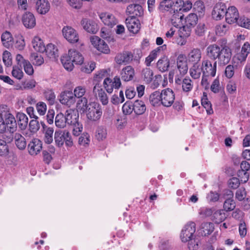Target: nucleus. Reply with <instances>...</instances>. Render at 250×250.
Listing matches in <instances>:
<instances>
[{"label": "nucleus", "instance_id": "obj_1", "mask_svg": "<svg viewBox=\"0 0 250 250\" xmlns=\"http://www.w3.org/2000/svg\"><path fill=\"white\" fill-rule=\"evenodd\" d=\"M206 53L208 58L215 60L220 66L227 64L232 56L231 49L226 45L219 46L216 44H210L207 48Z\"/></svg>", "mask_w": 250, "mask_h": 250}, {"label": "nucleus", "instance_id": "obj_2", "mask_svg": "<svg viewBox=\"0 0 250 250\" xmlns=\"http://www.w3.org/2000/svg\"><path fill=\"white\" fill-rule=\"evenodd\" d=\"M84 58L82 54L75 49H69L68 54L63 55L61 58V62L65 69L71 71L75 64H82Z\"/></svg>", "mask_w": 250, "mask_h": 250}, {"label": "nucleus", "instance_id": "obj_3", "mask_svg": "<svg viewBox=\"0 0 250 250\" xmlns=\"http://www.w3.org/2000/svg\"><path fill=\"white\" fill-rule=\"evenodd\" d=\"M85 112L87 119L91 122L99 121L103 114L101 106L99 104L95 102L90 103Z\"/></svg>", "mask_w": 250, "mask_h": 250}, {"label": "nucleus", "instance_id": "obj_4", "mask_svg": "<svg viewBox=\"0 0 250 250\" xmlns=\"http://www.w3.org/2000/svg\"><path fill=\"white\" fill-rule=\"evenodd\" d=\"M183 76L177 74L175 78V83L177 87L182 86L184 92H188L192 89L193 85L191 80L189 77L183 78Z\"/></svg>", "mask_w": 250, "mask_h": 250}, {"label": "nucleus", "instance_id": "obj_5", "mask_svg": "<svg viewBox=\"0 0 250 250\" xmlns=\"http://www.w3.org/2000/svg\"><path fill=\"white\" fill-rule=\"evenodd\" d=\"M161 96V104L168 107L172 105L175 100V94L173 90L169 88L163 89L160 93Z\"/></svg>", "mask_w": 250, "mask_h": 250}, {"label": "nucleus", "instance_id": "obj_6", "mask_svg": "<svg viewBox=\"0 0 250 250\" xmlns=\"http://www.w3.org/2000/svg\"><path fill=\"white\" fill-rule=\"evenodd\" d=\"M196 230L195 224L190 222L186 225L182 230L180 237L183 242H187L188 240L194 236Z\"/></svg>", "mask_w": 250, "mask_h": 250}, {"label": "nucleus", "instance_id": "obj_7", "mask_svg": "<svg viewBox=\"0 0 250 250\" xmlns=\"http://www.w3.org/2000/svg\"><path fill=\"white\" fill-rule=\"evenodd\" d=\"M90 42L94 47L102 53L108 54L110 52V49L107 43L99 37L91 36Z\"/></svg>", "mask_w": 250, "mask_h": 250}, {"label": "nucleus", "instance_id": "obj_8", "mask_svg": "<svg viewBox=\"0 0 250 250\" xmlns=\"http://www.w3.org/2000/svg\"><path fill=\"white\" fill-rule=\"evenodd\" d=\"M63 37L70 43L77 42L79 39L77 32L72 27L64 26L62 29Z\"/></svg>", "mask_w": 250, "mask_h": 250}, {"label": "nucleus", "instance_id": "obj_9", "mask_svg": "<svg viewBox=\"0 0 250 250\" xmlns=\"http://www.w3.org/2000/svg\"><path fill=\"white\" fill-rule=\"evenodd\" d=\"M13 137L12 134H0V156H6L9 153L7 143L12 141Z\"/></svg>", "mask_w": 250, "mask_h": 250}, {"label": "nucleus", "instance_id": "obj_10", "mask_svg": "<svg viewBox=\"0 0 250 250\" xmlns=\"http://www.w3.org/2000/svg\"><path fill=\"white\" fill-rule=\"evenodd\" d=\"M201 67L204 75L214 77L216 72L217 61H215L212 64L208 60H204L202 62Z\"/></svg>", "mask_w": 250, "mask_h": 250}, {"label": "nucleus", "instance_id": "obj_11", "mask_svg": "<svg viewBox=\"0 0 250 250\" xmlns=\"http://www.w3.org/2000/svg\"><path fill=\"white\" fill-rule=\"evenodd\" d=\"M126 14L130 16V18L141 17L144 14V10L142 6L139 4H130L126 9Z\"/></svg>", "mask_w": 250, "mask_h": 250}, {"label": "nucleus", "instance_id": "obj_12", "mask_svg": "<svg viewBox=\"0 0 250 250\" xmlns=\"http://www.w3.org/2000/svg\"><path fill=\"white\" fill-rule=\"evenodd\" d=\"M227 7L225 3L218 2L215 4L212 12L213 18L216 20H220L226 15Z\"/></svg>", "mask_w": 250, "mask_h": 250}, {"label": "nucleus", "instance_id": "obj_13", "mask_svg": "<svg viewBox=\"0 0 250 250\" xmlns=\"http://www.w3.org/2000/svg\"><path fill=\"white\" fill-rule=\"evenodd\" d=\"M21 21L25 28H33L36 24V18L33 13L26 12L22 16Z\"/></svg>", "mask_w": 250, "mask_h": 250}, {"label": "nucleus", "instance_id": "obj_14", "mask_svg": "<svg viewBox=\"0 0 250 250\" xmlns=\"http://www.w3.org/2000/svg\"><path fill=\"white\" fill-rule=\"evenodd\" d=\"M225 17L227 23L229 24L235 23L239 17L237 8L233 6L229 7L226 12Z\"/></svg>", "mask_w": 250, "mask_h": 250}, {"label": "nucleus", "instance_id": "obj_15", "mask_svg": "<svg viewBox=\"0 0 250 250\" xmlns=\"http://www.w3.org/2000/svg\"><path fill=\"white\" fill-rule=\"evenodd\" d=\"M93 93L95 96L99 97L103 105H107L108 103L107 96L100 84H96L93 89Z\"/></svg>", "mask_w": 250, "mask_h": 250}, {"label": "nucleus", "instance_id": "obj_16", "mask_svg": "<svg viewBox=\"0 0 250 250\" xmlns=\"http://www.w3.org/2000/svg\"><path fill=\"white\" fill-rule=\"evenodd\" d=\"M66 123L70 125H78L79 114L71 109L67 110L65 113Z\"/></svg>", "mask_w": 250, "mask_h": 250}, {"label": "nucleus", "instance_id": "obj_17", "mask_svg": "<svg viewBox=\"0 0 250 250\" xmlns=\"http://www.w3.org/2000/svg\"><path fill=\"white\" fill-rule=\"evenodd\" d=\"M83 28L87 32L96 34L98 30L97 24L92 20L88 19H83L81 22Z\"/></svg>", "mask_w": 250, "mask_h": 250}, {"label": "nucleus", "instance_id": "obj_18", "mask_svg": "<svg viewBox=\"0 0 250 250\" xmlns=\"http://www.w3.org/2000/svg\"><path fill=\"white\" fill-rule=\"evenodd\" d=\"M126 24L128 30L133 34L137 33L140 29L141 24L136 18H128L126 19Z\"/></svg>", "mask_w": 250, "mask_h": 250}, {"label": "nucleus", "instance_id": "obj_19", "mask_svg": "<svg viewBox=\"0 0 250 250\" xmlns=\"http://www.w3.org/2000/svg\"><path fill=\"white\" fill-rule=\"evenodd\" d=\"M60 102L62 104L71 106L76 102V98L72 91H65L61 94Z\"/></svg>", "mask_w": 250, "mask_h": 250}, {"label": "nucleus", "instance_id": "obj_20", "mask_svg": "<svg viewBox=\"0 0 250 250\" xmlns=\"http://www.w3.org/2000/svg\"><path fill=\"white\" fill-rule=\"evenodd\" d=\"M29 153L32 155H36L42 148V143L38 139H34L28 146Z\"/></svg>", "mask_w": 250, "mask_h": 250}, {"label": "nucleus", "instance_id": "obj_21", "mask_svg": "<svg viewBox=\"0 0 250 250\" xmlns=\"http://www.w3.org/2000/svg\"><path fill=\"white\" fill-rule=\"evenodd\" d=\"M50 4L47 0H38L36 4L37 12L42 15L46 14L50 10Z\"/></svg>", "mask_w": 250, "mask_h": 250}, {"label": "nucleus", "instance_id": "obj_22", "mask_svg": "<svg viewBox=\"0 0 250 250\" xmlns=\"http://www.w3.org/2000/svg\"><path fill=\"white\" fill-rule=\"evenodd\" d=\"M100 18L105 25L110 27H112L118 22L114 16L109 13H102L100 15Z\"/></svg>", "mask_w": 250, "mask_h": 250}, {"label": "nucleus", "instance_id": "obj_23", "mask_svg": "<svg viewBox=\"0 0 250 250\" xmlns=\"http://www.w3.org/2000/svg\"><path fill=\"white\" fill-rule=\"evenodd\" d=\"M6 129L7 128L9 131V133L5 132L7 135L12 134L14 131H16L17 128L16 121L14 117L11 114H8L5 119Z\"/></svg>", "mask_w": 250, "mask_h": 250}, {"label": "nucleus", "instance_id": "obj_24", "mask_svg": "<svg viewBox=\"0 0 250 250\" xmlns=\"http://www.w3.org/2000/svg\"><path fill=\"white\" fill-rule=\"evenodd\" d=\"M132 60V54L128 51L118 54L115 58L116 62L119 64H126Z\"/></svg>", "mask_w": 250, "mask_h": 250}, {"label": "nucleus", "instance_id": "obj_25", "mask_svg": "<svg viewBox=\"0 0 250 250\" xmlns=\"http://www.w3.org/2000/svg\"><path fill=\"white\" fill-rule=\"evenodd\" d=\"M202 57L201 51L199 48H193L192 49L188 55V59L189 62L193 64L200 63Z\"/></svg>", "mask_w": 250, "mask_h": 250}, {"label": "nucleus", "instance_id": "obj_26", "mask_svg": "<svg viewBox=\"0 0 250 250\" xmlns=\"http://www.w3.org/2000/svg\"><path fill=\"white\" fill-rule=\"evenodd\" d=\"M177 67L180 76H184L188 71V67L187 61L183 55H180L177 59Z\"/></svg>", "mask_w": 250, "mask_h": 250}, {"label": "nucleus", "instance_id": "obj_27", "mask_svg": "<svg viewBox=\"0 0 250 250\" xmlns=\"http://www.w3.org/2000/svg\"><path fill=\"white\" fill-rule=\"evenodd\" d=\"M120 74L121 78L123 81L128 82L133 78L134 70L131 66L128 65L122 70Z\"/></svg>", "mask_w": 250, "mask_h": 250}, {"label": "nucleus", "instance_id": "obj_28", "mask_svg": "<svg viewBox=\"0 0 250 250\" xmlns=\"http://www.w3.org/2000/svg\"><path fill=\"white\" fill-rule=\"evenodd\" d=\"M40 123L43 128L45 129V124L43 122L41 121ZM54 129L52 127H46L44 129V141L46 144H50L53 141V134Z\"/></svg>", "mask_w": 250, "mask_h": 250}, {"label": "nucleus", "instance_id": "obj_29", "mask_svg": "<svg viewBox=\"0 0 250 250\" xmlns=\"http://www.w3.org/2000/svg\"><path fill=\"white\" fill-rule=\"evenodd\" d=\"M1 42L3 45L6 48H9L13 44V38L10 32L6 31L3 33L1 36Z\"/></svg>", "mask_w": 250, "mask_h": 250}, {"label": "nucleus", "instance_id": "obj_30", "mask_svg": "<svg viewBox=\"0 0 250 250\" xmlns=\"http://www.w3.org/2000/svg\"><path fill=\"white\" fill-rule=\"evenodd\" d=\"M65 130H56L54 134L55 142L57 146L61 147L64 143Z\"/></svg>", "mask_w": 250, "mask_h": 250}, {"label": "nucleus", "instance_id": "obj_31", "mask_svg": "<svg viewBox=\"0 0 250 250\" xmlns=\"http://www.w3.org/2000/svg\"><path fill=\"white\" fill-rule=\"evenodd\" d=\"M134 112L138 115H142L146 110L145 103L142 100H137L134 103Z\"/></svg>", "mask_w": 250, "mask_h": 250}, {"label": "nucleus", "instance_id": "obj_32", "mask_svg": "<svg viewBox=\"0 0 250 250\" xmlns=\"http://www.w3.org/2000/svg\"><path fill=\"white\" fill-rule=\"evenodd\" d=\"M202 72H203V70L200 63H196L193 64V65L189 69L190 75L194 79L199 78Z\"/></svg>", "mask_w": 250, "mask_h": 250}, {"label": "nucleus", "instance_id": "obj_33", "mask_svg": "<svg viewBox=\"0 0 250 250\" xmlns=\"http://www.w3.org/2000/svg\"><path fill=\"white\" fill-rule=\"evenodd\" d=\"M47 57L52 60H55L58 56V49L52 43H49L45 47V51Z\"/></svg>", "mask_w": 250, "mask_h": 250}, {"label": "nucleus", "instance_id": "obj_34", "mask_svg": "<svg viewBox=\"0 0 250 250\" xmlns=\"http://www.w3.org/2000/svg\"><path fill=\"white\" fill-rule=\"evenodd\" d=\"M33 47L34 49L39 52H44L45 50V46L42 41L38 37H35L32 42Z\"/></svg>", "mask_w": 250, "mask_h": 250}, {"label": "nucleus", "instance_id": "obj_35", "mask_svg": "<svg viewBox=\"0 0 250 250\" xmlns=\"http://www.w3.org/2000/svg\"><path fill=\"white\" fill-rule=\"evenodd\" d=\"M19 127L24 130L27 126L28 119L27 116L23 113H18L17 115Z\"/></svg>", "mask_w": 250, "mask_h": 250}, {"label": "nucleus", "instance_id": "obj_36", "mask_svg": "<svg viewBox=\"0 0 250 250\" xmlns=\"http://www.w3.org/2000/svg\"><path fill=\"white\" fill-rule=\"evenodd\" d=\"M169 66V62L168 59L164 56L159 60L157 63V67L158 69L161 72H165L167 71Z\"/></svg>", "mask_w": 250, "mask_h": 250}, {"label": "nucleus", "instance_id": "obj_37", "mask_svg": "<svg viewBox=\"0 0 250 250\" xmlns=\"http://www.w3.org/2000/svg\"><path fill=\"white\" fill-rule=\"evenodd\" d=\"M149 100L150 103L154 106H159L161 104V96L160 93L158 91L151 94Z\"/></svg>", "mask_w": 250, "mask_h": 250}, {"label": "nucleus", "instance_id": "obj_38", "mask_svg": "<svg viewBox=\"0 0 250 250\" xmlns=\"http://www.w3.org/2000/svg\"><path fill=\"white\" fill-rule=\"evenodd\" d=\"M15 144L18 148L22 150L26 146L25 139L23 136L19 133H16L14 135Z\"/></svg>", "mask_w": 250, "mask_h": 250}, {"label": "nucleus", "instance_id": "obj_39", "mask_svg": "<svg viewBox=\"0 0 250 250\" xmlns=\"http://www.w3.org/2000/svg\"><path fill=\"white\" fill-rule=\"evenodd\" d=\"M202 235L207 236L210 234L214 230V225L212 223L204 222L202 224Z\"/></svg>", "mask_w": 250, "mask_h": 250}, {"label": "nucleus", "instance_id": "obj_40", "mask_svg": "<svg viewBox=\"0 0 250 250\" xmlns=\"http://www.w3.org/2000/svg\"><path fill=\"white\" fill-rule=\"evenodd\" d=\"M142 77L146 83H149L153 80V72L150 68H146L142 71Z\"/></svg>", "mask_w": 250, "mask_h": 250}, {"label": "nucleus", "instance_id": "obj_41", "mask_svg": "<svg viewBox=\"0 0 250 250\" xmlns=\"http://www.w3.org/2000/svg\"><path fill=\"white\" fill-rule=\"evenodd\" d=\"M197 15L194 13H190L185 18V24L192 27L197 24Z\"/></svg>", "mask_w": 250, "mask_h": 250}, {"label": "nucleus", "instance_id": "obj_42", "mask_svg": "<svg viewBox=\"0 0 250 250\" xmlns=\"http://www.w3.org/2000/svg\"><path fill=\"white\" fill-rule=\"evenodd\" d=\"M55 123L56 125L59 128L65 127L67 124L65 115L62 113L58 114L56 116Z\"/></svg>", "mask_w": 250, "mask_h": 250}, {"label": "nucleus", "instance_id": "obj_43", "mask_svg": "<svg viewBox=\"0 0 250 250\" xmlns=\"http://www.w3.org/2000/svg\"><path fill=\"white\" fill-rule=\"evenodd\" d=\"M160 51L161 47H158L156 49L152 50L149 56L146 58L145 62L147 66L150 65L151 62L156 58Z\"/></svg>", "mask_w": 250, "mask_h": 250}, {"label": "nucleus", "instance_id": "obj_44", "mask_svg": "<svg viewBox=\"0 0 250 250\" xmlns=\"http://www.w3.org/2000/svg\"><path fill=\"white\" fill-rule=\"evenodd\" d=\"M30 61L34 65L37 66H40L44 63V59L42 55L36 53L31 54Z\"/></svg>", "mask_w": 250, "mask_h": 250}, {"label": "nucleus", "instance_id": "obj_45", "mask_svg": "<svg viewBox=\"0 0 250 250\" xmlns=\"http://www.w3.org/2000/svg\"><path fill=\"white\" fill-rule=\"evenodd\" d=\"M191 27L184 25L179 29V35L180 38L184 39L188 37L191 33Z\"/></svg>", "mask_w": 250, "mask_h": 250}, {"label": "nucleus", "instance_id": "obj_46", "mask_svg": "<svg viewBox=\"0 0 250 250\" xmlns=\"http://www.w3.org/2000/svg\"><path fill=\"white\" fill-rule=\"evenodd\" d=\"M226 218L223 210H218L213 214V220L215 223L219 224L223 222Z\"/></svg>", "mask_w": 250, "mask_h": 250}, {"label": "nucleus", "instance_id": "obj_47", "mask_svg": "<svg viewBox=\"0 0 250 250\" xmlns=\"http://www.w3.org/2000/svg\"><path fill=\"white\" fill-rule=\"evenodd\" d=\"M79 99L77 103V107L81 111L84 112L87 110L89 106V104H87V99L85 97H82Z\"/></svg>", "mask_w": 250, "mask_h": 250}, {"label": "nucleus", "instance_id": "obj_48", "mask_svg": "<svg viewBox=\"0 0 250 250\" xmlns=\"http://www.w3.org/2000/svg\"><path fill=\"white\" fill-rule=\"evenodd\" d=\"M107 132L105 127L99 126L96 131V138L99 141L103 140L106 137Z\"/></svg>", "mask_w": 250, "mask_h": 250}, {"label": "nucleus", "instance_id": "obj_49", "mask_svg": "<svg viewBox=\"0 0 250 250\" xmlns=\"http://www.w3.org/2000/svg\"><path fill=\"white\" fill-rule=\"evenodd\" d=\"M188 248L189 250H196L199 248L200 240L197 236H194L188 240Z\"/></svg>", "mask_w": 250, "mask_h": 250}, {"label": "nucleus", "instance_id": "obj_50", "mask_svg": "<svg viewBox=\"0 0 250 250\" xmlns=\"http://www.w3.org/2000/svg\"><path fill=\"white\" fill-rule=\"evenodd\" d=\"M2 60L5 65L9 67L12 64V57L11 53L8 51H4L2 54Z\"/></svg>", "mask_w": 250, "mask_h": 250}, {"label": "nucleus", "instance_id": "obj_51", "mask_svg": "<svg viewBox=\"0 0 250 250\" xmlns=\"http://www.w3.org/2000/svg\"><path fill=\"white\" fill-rule=\"evenodd\" d=\"M44 95L45 99L49 102L50 104H54L56 96L52 89H47L44 92Z\"/></svg>", "mask_w": 250, "mask_h": 250}, {"label": "nucleus", "instance_id": "obj_52", "mask_svg": "<svg viewBox=\"0 0 250 250\" xmlns=\"http://www.w3.org/2000/svg\"><path fill=\"white\" fill-rule=\"evenodd\" d=\"M95 67V63L94 62L85 63L81 67V70L85 73H90Z\"/></svg>", "mask_w": 250, "mask_h": 250}, {"label": "nucleus", "instance_id": "obj_53", "mask_svg": "<svg viewBox=\"0 0 250 250\" xmlns=\"http://www.w3.org/2000/svg\"><path fill=\"white\" fill-rule=\"evenodd\" d=\"M250 52V44L247 42H245L242 46L241 50V54L239 57V60L242 58V61L245 60L248 54Z\"/></svg>", "mask_w": 250, "mask_h": 250}, {"label": "nucleus", "instance_id": "obj_54", "mask_svg": "<svg viewBox=\"0 0 250 250\" xmlns=\"http://www.w3.org/2000/svg\"><path fill=\"white\" fill-rule=\"evenodd\" d=\"M174 4V2L171 0H163L160 2L159 9L161 10H168Z\"/></svg>", "mask_w": 250, "mask_h": 250}, {"label": "nucleus", "instance_id": "obj_55", "mask_svg": "<svg viewBox=\"0 0 250 250\" xmlns=\"http://www.w3.org/2000/svg\"><path fill=\"white\" fill-rule=\"evenodd\" d=\"M34 119L32 120L29 123L30 129L32 132H35L37 131L40 129L39 122L38 121V117L35 116L33 117Z\"/></svg>", "mask_w": 250, "mask_h": 250}, {"label": "nucleus", "instance_id": "obj_56", "mask_svg": "<svg viewBox=\"0 0 250 250\" xmlns=\"http://www.w3.org/2000/svg\"><path fill=\"white\" fill-rule=\"evenodd\" d=\"M236 22L241 27L250 29V20L245 17H240Z\"/></svg>", "mask_w": 250, "mask_h": 250}, {"label": "nucleus", "instance_id": "obj_57", "mask_svg": "<svg viewBox=\"0 0 250 250\" xmlns=\"http://www.w3.org/2000/svg\"><path fill=\"white\" fill-rule=\"evenodd\" d=\"M235 207V203L232 199H226L224 203V208L227 211L233 210Z\"/></svg>", "mask_w": 250, "mask_h": 250}, {"label": "nucleus", "instance_id": "obj_58", "mask_svg": "<svg viewBox=\"0 0 250 250\" xmlns=\"http://www.w3.org/2000/svg\"><path fill=\"white\" fill-rule=\"evenodd\" d=\"M134 104L131 102H126L122 107L123 112L124 114L129 115L134 111Z\"/></svg>", "mask_w": 250, "mask_h": 250}, {"label": "nucleus", "instance_id": "obj_59", "mask_svg": "<svg viewBox=\"0 0 250 250\" xmlns=\"http://www.w3.org/2000/svg\"><path fill=\"white\" fill-rule=\"evenodd\" d=\"M86 92L85 88L83 86H77L74 89L73 94L75 98H80L83 97Z\"/></svg>", "mask_w": 250, "mask_h": 250}, {"label": "nucleus", "instance_id": "obj_60", "mask_svg": "<svg viewBox=\"0 0 250 250\" xmlns=\"http://www.w3.org/2000/svg\"><path fill=\"white\" fill-rule=\"evenodd\" d=\"M229 26L227 24H220L216 27V32L217 34L220 36L225 35L228 30Z\"/></svg>", "mask_w": 250, "mask_h": 250}, {"label": "nucleus", "instance_id": "obj_61", "mask_svg": "<svg viewBox=\"0 0 250 250\" xmlns=\"http://www.w3.org/2000/svg\"><path fill=\"white\" fill-rule=\"evenodd\" d=\"M104 86L108 93H111L113 88H114L113 84L112 83V80L109 78H106L104 80Z\"/></svg>", "mask_w": 250, "mask_h": 250}, {"label": "nucleus", "instance_id": "obj_62", "mask_svg": "<svg viewBox=\"0 0 250 250\" xmlns=\"http://www.w3.org/2000/svg\"><path fill=\"white\" fill-rule=\"evenodd\" d=\"M12 75L14 77L20 80L22 78L23 73L19 66L15 65L13 67Z\"/></svg>", "mask_w": 250, "mask_h": 250}, {"label": "nucleus", "instance_id": "obj_63", "mask_svg": "<svg viewBox=\"0 0 250 250\" xmlns=\"http://www.w3.org/2000/svg\"><path fill=\"white\" fill-rule=\"evenodd\" d=\"M105 73V71L100 70L95 75L93 79V83L94 85H95L96 84H100L99 83L101 80L104 77Z\"/></svg>", "mask_w": 250, "mask_h": 250}, {"label": "nucleus", "instance_id": "obj_64", "mask_svg": "<svg viewBox=\"0 0 250 250\" xmlns=\"http://www.w3.org/2000/svg\"><path fill=\"white\" fill-rule=\"evenodd\" d=\"M25 45L24 40L21 36L17 38L14 44L15 47L19 50H22L25 47Z\"/></svg>", "mask_w": 250, "mask_h": 250}]
</instances>
